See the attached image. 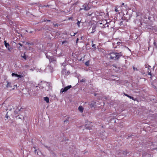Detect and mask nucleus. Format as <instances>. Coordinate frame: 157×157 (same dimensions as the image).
<instances>
[{
    "mask_svg": "<svg viewBox=\"0 0 157 157\" xmlns=\"http://www.w3.org/2000/svg\"><path fill=\"white\" fill-rule=\"evenodd\" d=\"M92 47H94V48H96L95 45V44H93V41H92Z\"/></svg>",
    "mask_w": 157,
    "mask_h": 157,
    "instance_id": "nucleus-26",
    "label": "nucleus"
},
{
    "mask_svg": "<svg viewBox=\"0 0 157 157\" xmlns=\"http://www.w3.org/2000/svg\"><path fill=\"white\" fill-rule=\"evenodd\" d=\"M120 44H121V43L120 42H118L117 43V44L118 45H120Z\"/></svg>",
    "mask_w": 157,
    "mask_h": 157,
    "instance_id": "nucleus-41",
    "label": "nucleus"
},
{
    "mask_svg": "<svg viewBox=\"0 0 157 157\" xmlns=\"http://www.w3.org/2000/svg\"><path fill=\"white\" fill-rule=\"evenodd\" d=\"M6 82L7 84L6 85V87L7 88H11L12 87L11 83V82H9L8 81H6Z\"/></svg>",
    "mask_w": 157,
    "mask_h": 157,
    "instance_id": "nucleus-9",
    "label": "nucleus"
},
{
    "mask_svg": "<svg viewBox=\"0 0 157 157\" xmlns=\"http://www.w3.org/2000/svg\"><path fill=\"white\" fill-rule=\"evenodd\" d=\"M5 45V47L7 48L10 46V45L9 43H7L6 41H4Z\"/></svg>",
    "mask_w": 157,
    "mask_h": 157,
    "instance_id": "nucleus-14",
    "label": "nucleus"
},
{
    "mask_svg": "<svg viewBox=\"0 0 157 157\" xmlns=\"http://www.w3.org/2000/svg\"><path fill=\"white\" fill-rule=\"evenodd\" d=\"M48 68L49 69L51 72H52L53 71V68L52 67H51L50 65H49Z\"/></svg>",
    "mask_w": 157,
    "mask_h": 157,
    "instance_id": "nucleus-11",
    "label": "nucleus"
},
{
    "mask_svg": "<svg viewBox=\"0 0 157 157\" xmlns=\"http://www.w3.org/2000/svg\"><path fill=\"white\" fill-rule=\"evenodd\" d=\"M154 45H155V46H156V42H154Z\"/></svg>",
    "mask_w": 157,
    "mask_h": 157,
    "instance_id": "nucleus-43",
    "label": "nucleus"
},
{
    "mask_svg": "<svg viewBox=\"0 0 157 157\" xmlns=\"http://www.w3.org/2000/svg\"><path fill=\"white\" fill-rule=\"evenodd\" d=\"M1 149V147H0V150Z\"/></svg>",
    "mask_w": 157,
    "mask_h": 157,
    "instance_id": "nucleus-50",
    "label": "nucleus"
},
{
    "mask_svg": "<svg viewBox=\"0 0 157 157\" xmlns=\"http://www.w3.org/2000/svg\"><path fill=\"white\" fill-rule=\"evenodd\" d=\"M79 40V39L78 38H77V40H76V44H77L78 43V40Z\"/></svg>",
    "mask_w": 157,
    "mask_h": 157,
    "instance_id": "nucleus-40",
    "label": "nucleus"
},
{
    "mask_svg": "<svg viewBox=\"0 0 157 157\" xmlns=\"http://www.w3.org/2000/svg\"><path fill=\"white\" fill-rule=\"evenodd\" d=\"M18 118H19V119H21V117H18Z\"/></svg>",
    "mask_w": 157,
    "mask_h": 157,
    "instance_id": "nucleus-49",
    "label": "nucleus"
},
{
    "mask_svg": "<svg viewBox=\"0 0 157 157\" xmlns=\"http://www.w3.org/2000/svg\"><path fill=\"white\" fill-rule=\"evenodd\" d=\"M90 106L91 108L94 107L96 106V102L94 101L91 102V103L90 104Z\"/></svg>",
    "mask_w": 157,
    "mask_h": 157,
    "instance_id": "nucleus-8",
    "label": "nucleus"
},
{
    "mask_svg": "<svg viewBox=\"0 0 157 157\" xmlns=\"http://www.w3.org/2000/svg\"><path fill=\"white\" fill-rule=\"evenodd\" d=\"M6 118L8 119V116H7V114H6Z\"/></svg>",
    "mask_w": 157,
    "mask_h": 157,
    "instance_id": "nucleus-46",
    "label": "nucleus"
},
{
    "mask_svg": "<svg viewBox=\"0 0 157 157\" xmlns=\"http://www.w3.org/2000/svg\"><path fill=\"white\" fill-rule=\"evenodd\" d=\"M85 64L86 65L88 66L89 65V61H87L85 63Z\"/></svg>",
    "mask_w": 157,
    "mask_h": 157,
    "instance_id": "nucleus-22",
    "label": "nucleus"
},
{
    "mask_svg": "<svg viewBox=\"0 0 157 157\" xmlns=\"http://www.w3.org/2000/svg\"><path fill=\"white\" fill-rule=\"evenodd\" d=\"M19 44L21 46H22V44H21V43H19Z\"/></svg>",
    "mask_w": 157,
    "mask_h": 157,
    "instance_id": "nucleus-44",
    "label": "nucleus"
},
{
    "mask_svg": "<svg viewBox=\"0 0 157 157\" xmlns=\"http://www.w3.org/2000/svg\"><path fill=\"white\" fill-rule=\"evenodd\" d=\"M106 21V20H105L102 21V22L100 23L99 24L101 25H103L105 23Z\"/></svg>",
    "mask_w": 157,
    "mask_h": 157,
    "instance_id": "nucleus-21",
    "label": "nucleus"
},
{
    "mask_svg": "<svg viewBox=\"0 0 157 157\" xmlns=\"http://www.w3.org/2000/svg\"><path fill=\"white\" fill-rule=\"evenodd\" d=\"M72 19V17H70V18H69L68 19L70 20V19Z\"/></svg>",
    "mask_w": 157,
    "mask_h": 157,
    "instance_id": "nucleus-45",
    "label": "nucleus"
},
{
    "mask_svg": "<svg viewBox=\"0 0 157 157\" xmlns=\"http://www.w3.org/2000/svg\"><path fill=\"white\" fill-rule=\"evenodd\" d=\"M95 27H92V31L91 32V33H93L95 31Z\"/></svg>",
    "mask_w": 157,
    "mask_h": 157,
    "instance_id": "nucleus-17",
    "label": "nucleus"
},
{
    "mask_svg": "<svg viewBox=\"0 0 157 157\" xmlns=\"http://www.w3.org/2000/svg\"><path fill=\"white\" fill-rule=\"evenodd\" d=\"M78 110L81 113H82L83 112V108L81 106H80L78 108Z\"/></svg>",
    "mask_w": 157,
    "mask_h": 157,
    "instance_id": "nucleus-10",
    "label": "nucleus"
},
{
    "mask_svg": "<svg viewBox=\"0 0 157 157\" xmlns=\"http://www.w3.org/2000/svg\"><path fill=\"white\" fill-rule=\"evenodd\" d=\"M33 148L35 149L34 151L35 154H36L37 152V154L38 155H40L42 154V153L40 150L36 149L35 147H34Z\"/></svg>",
    "mask_w": 157,
    "mask_h": 157,
    "instance_id": "nucleus-5",
    "label": "nucleus"
},
{
    "mask_svg": "<svg viewBox=\"0 0 157 157\" xmlns=\"http://www.w3.org/2000/svg\"><path fill=\"white\" fill-rule=\"evenodd\" d=\"M128 98H129L130 99H132L133 100H135L134 99V98L132 96H129Z\"/></svg>",
    "mask_w": 157,
    "mask_h": 157,
    "instance_id": "nucleus-28",
    "label": "nucleus"
},
{
    "mask_svg": "<svg viewBox=\"0 0 157 157\" xmlns=\"http://www.w3.org/2000/svg\"><path fill=\"white\" fill-rule=\"evenodd\" d=\"M12 76L13 77L15 76L19 78H21L23 77V75H18L17 74H15L14 73H12Z\"/></svg>",
    "mask_w": 157,
    "mask_h": 157,
    "instance_id": "nucleus-6",
    "label": "nucleus"
},
{
    "mask_svg": "<svg viewBox=\"0 0 157 157\" xmlns=\"http://www.w3.org/2000/svg\"><path fill=\"white\" fill-rule=\"evenodd\" d=\"M85 82V80L84 79H82V80H81L80 81V82Z\"/></svg>",
    "mask_w": 157,
    "mask_h": 157,
    "instance_id": "nucleus-33",
    "label": "nucleus"
},
{
    "mask_svg": "<svg viewBox=\"0 0 157 157\" xmlns=\"http://www.w3.org/2000/svg\"><path fill=\"white\" fill-rule=\"evenodd\" d=\"M122 56V54L121 52L120 53L113 52L108 54L107 56L110 59L116 60H118Z\"/></svg>",
    "mask_w": 157,
    "mask_h": 157,
    "instance_id": "nucleus-1",
    "label": "nucleus"
},
{
    "mask_svg": "<svg viewBox=\"0 0 157 157\" xmlns=\"http://www.w3.org/2000/svg\"><path fill=\"white\" fill-rule=\"evenodd\" d=\"M40 6V7H49V6L48 5H44V6Z\"/></svg>",
    "mask_w": 157,
    "mask_h": 157,
    "instance_id": "nucleus-27",
    "label": "nucleus"
},
{
    "mask_svg": "<svg viewBox=\"0 0 157 157\" xmlns=\"http://www.w3.org/2000/svg\"><path fill=\"white\" fill-rule=\"evenodd\" d=\"M49 59L50 62L56 61V60L53 56L51 57Z\"/></svg>",
    "mask_w": 157,
    "mask_h": 157,
    "instance_id": "nucleus-13",
    "label": "nucleus"
},
{
    "mask_svg": "<svg viewBox=\"0 0 157 157\" xmlns=\"http://www.w3.org/2000/svg\"><path fill=\"white\" fill-rule=\"evenodd\" d=\"M68 120H65L64 121V122L65 123H67L68 122Z\"/></svg>",
    "mask_w": 157,
    "mask_h": 157,
    "instance_id": "nucleus-36",
    "label": "nucleus"
},
{
    "mask_svg": "<svg viewBox=\"0 0 157 157\" xmlns=\"http://www.w3.org/2000/svg\"><path fill=\"white\" fill-rule=\"evenodd\" d=\"M106 23H104L105 24H103L102 26H101V27H102V28H105L106 27V25L107 24V23H108V22L106 21Z\"/></svg>",
    "mask_w": 157,
    "mask_h": 157,
    "instance_id": "nucleus-15",
    "label": "nucleus"
},
{
    "mask_svg": "<svg viewBox=\"0 0 157 157\" xmlns=\"http://www.w3.org/2000/svg\"><path fill=\"white\" fill-rule=\"evenodd\" d=\"M36 87H37V86H36Z\"/></svg>",
    "mask_w": 157,
    "mask_h": 157,
    "instance_id": "nucleus-51",
    "label": "nucleus"
},
{
    "mask_svg": "<svg viewBox=\"0 0 157 157\" xmlns=\"http://www.w3.org/2000/svg\"><path fill=\"white\" fill-rule=\"evenodd\" d=\"M71 87V85H69L68 86L65 87L64 88H62L60 90V93H63V92L67 91Z\"/></svg>",
    "mask_w": 157,
    "mask_h": 157,
    "instance_id": "nucleus-3",
    "label": "nucleus"
},
{
    "mask_svg": "<svg viewBox=\"0 0 157 157\" xmlns=\"http://www.w3.org/2000/svg\"><path fill=\"white\" fill-rule=\"evenodd\" d=\"M89 4L88 3H85L82 6V8H80L79 10H84L87 11L89 10L90 8L88 6Z\"/></svg>",
    "mask_w": 157,
    "mask_h": 157,
    "instance_id": "nucleus-2",
    "label": "nucleus"
},
{
    "mask_svg": "<svg viewBox=\"0 0 157 157\" xmlns=\"http://www.w3.org/2000/svg\"><path fill=\"white\" fill-rule=\"evenodd\" d=\"M56 35H60V34L59 33H58V32L56 33Z\"/></svg>",
    "mask_w": 157,
    "mask_h": 157,
    "instance_id": "nucleus-42",
    "label": "nucleus"
},
{
    "mask_svg": "<svg viewBox=\"0 0 157 157\" xmlns=\"http://www.w3.org/2000/svg\"><path fill=\"white\" fill-rule=\"evenodd\" d=\"M115 11L116 12H117L118 11V10L117 9V8L116 7V8L115 9Z\"/></svg>",
    "mask_w": 157,
    "mask_h": 157,
    "instance_id": "nucleus-32",
    "label": "nucleus"
},
{
    "mask_svg": "<svg viewBox=\"0 0 157 157\" xmlns=\"http://www.w3.org/2000/svg\"><path fill=\"white\" fill-rule=\"evenodd\" d=\"M44 146L48 150L49 149V147H48V146L44 145Z\"/></svg>",
    "mask_w": 157,
    "mask_h": 157,
    "instance_id": "nucleus-37",
    "label": "nucleus"
},
{
    "mask_svg": "<svg viewBox=\"0 0 157 157\" xmlns=\"http://www.w3.org/2000/svg\"><path fill=\"white\" fill-rule=\"evenodd\" d=\"M106 27H109V25H106Z\"/></svg>",
    "mask_w": 157,
    "mask_h": 157,
    "instance_id": "nucleus-47",
    "label": "nucleus"
},
{
    "mask_svg": "<svg viewBox=\"0 0 157 157\" xmlns=\"http://www.w3.org/2000/svg\"><path fill=\"white\" fill-rule=\"evenodd\" d=\"M81 22V21H79L78 20V22L77 23V24L78 26V27H80V23Z\"/></svg>",
    "mask_w": 157,
    "mask_h": 157,
    "instance_id": "nucleus-18",
    "label": "nucleus"
},
{
    "mask_svg": "<svg viewBox=\"0 0 157 157\" xmlns=\"http://www.w3.org/2000/svg\"><path fill=\"white\" fill-rule=\"evenodd\" d=\"M44 100L47 103H48L49 102V98L48 97H45L44 98Z\"/></svg>",
    "mask_w": 157,
    "mask_h": 157,
    "instance_id": "nucleus-12",
    "label": "nucleus"
},
{
    "mask_svg": "<svg viewBox=\"0 0 157 157\" xmlns=\"http://www.w3.org/2000/svg\"><path fill=\"white\" fill-rule=\"evenodd\" d=\"M124 95L128 98V97L129 96V95H128L125 93H124Z\"/></svg>",
    "mask_w": 157,
    "mask_h": 157,
    "instance_id": "nucleus-34",
    "label": "nucleus"
},
{
    "mask_svg": "<svg viewBox=\"0 0 157 157\" xmlns=\"http://www.w3.org/2000/svg\"><path fill=\"white\" fill-rule=\"evenodd\" d=\"M62 73L63 74H65L66 75H68L70 73V72L68 71H67L66 69H64L62 71Z\"/></svg>",
    "mask_w": 157,
    "mask_h": 157,
    "instance_id": "nucleus-7",
    "label": "nucleus"
},
{
    "mask_svg": "<svg viewBox=\"0 0 157 157\" xmlns=\"http://www.w3.org/2000/svg\"><path fill=\"white\" fill-rule=\"evenodd\" d=\"M46 57L48 59H49L50 58V57H51L50 56L48 55V53H46Z\"/></svg>",
    "mask_w": 157,
    "mask_h": 157,
    "instance_id": "nucleus-23",
    "label": "nucleus"
},
{
    "mask_svg": "<svg viewBox=\"0 0 157 157\" xmlns=\"http://www.w3.org/2000/svg\"><path fill=\"white\" fill-rule=\"evenodd\" d=\"M76 34V33H73V35H71V36H75V34Z\"/></svg>",
    "mask_w": 157,
    "mask_h": 157,
    "instance_id": "nucleus-38",
    "label": "nucleus"
},
{
    "mask_svg": "<svg viewBox=\"0 0 157 157\" xmlns=\"http://www.w3.org/2000/svg\"><path fill=\"white\" fill-rule=\"evenodd\" d=\"M13 86L14 88H13V90H14L15 89V88H16V89L17 88V85H14Z\"/></svg>",
    "mask_w": 157,
    "mask_h": 157,
    "instance_id": "nucleus-30",
    "label": "nucleus"
},
{
    "mask_svg": "<svg viewBox=\"0 0 157 157\" xmlns=\"http://www.w3.org/2000/svg\"><path fill=\"white\" fill-rule=\"evenodd\" d=\"M21 56L23 58L25 59H26V56H25V53H24L23 54V55H22V54H21Z\"/></svg>",
    "mask_w": 157,
    "mask_h": 157,
    "instance_id": "nucleus-16",
    "label": "nucleus"
},
{
    "mask_svg": "<svg viewBox=\"0 0 157 157\" xmlns=\"http://www.w3.org/2000/svg\"><path fill=\"white\" fill-rule=\"evenodd\" d=\"M124 3H122V5H124Z\"/></svg>",
    "mask_w": 157,
    "mask_h": 157,
    "instance_id": "nucleus-48",
    "label": "nucleus"
},
{
    "mask_svg": "<svg viewBox=\"0 0 157 157\" xmlns=\"http://www.w3.org/2000/svg\"><path fill=\"white\" fill-rule=\"evenodd\" d=\"M68 42L67 41H66V40H65V41H63L62 42V44H64L65 43H67L68 44Z\"/></svg>",
    "mask_w": 157,
    "mask_h": 157,
    "instance_id": "nucleus-24",
    "label": "nucleus"
},
{
    "mask_svg": "<svg viewBox=\"0 0 157 157\" xmlns=\"http://www.w3.org/2000/svg\"><path fill=\"white\" fill-rule=\"evenodd\" d=\"M53 25L55 27L57 26V27H58V25L57 24H53Z\"/></svg>",
    "mask_w": 157,
    "mask_h": 157,
    "instance_id": "nucleus-35",
    "label": "nucleus"
},
{
    "mask_svg": "<svg viewBox=\"0 0 157 157\" xmlns=\"http://www.w3.org/2000/svg\"><path fill=\"white\" fill-rule=\"evenodd\" d=\"M44 21H48V22H50L51 21L50 20H46Z\"/></svg>",
    "mask_w": 157,
    "mask_h": 157,
    "instance_id": "nucleus-39",
    "label": "nucleus"
},
{
    "mask_svg": "<svg viewBox=\"0 0 157 157\" xmlns=\"http://www.w3.org/2000/svg\"><path fill=\"white\" fill-rule=\"evenodd\" d=\"M148 75H150L151 77L150 78H151V77L152 76V74L151 73V71H150V72H149V71H148Z\"/></svg>",
    "mask_w": 157,
    "mask_h": 157,
    "instance_id": "nucleus-25",
    "label": "nucleus"
},
{
    "mask_svg": "<svg viewBox=\"0 0 157 157\" xmlns=\"http://www.w3.org/2000/svg\"><path fill=\"white\" fill-rule=\"evenodd\" d=\"M26 44H28L29 45H33V43H29V42H26Z\"/></svg>",
    "mask_w": 157,
    "mask_h": 157,
    "instance_id": "nucleus-20",
    "label": "nucleus"
},
{
    "mask_svg": "<svg viewBox=\"0 0 157 157\" xmlns=\"http://www.w3.org/2000/svg\"><path fill=\"white\" fill-rule=\"evenodd\" d=\"M145 67H146V68H148V70H149V67H151V66H150L149 65H148V64H145Z\"/></svg>",
    "mask_w": 157,
    "mask_h": 157,
    "instance_id": "nucleus-19",
    "label": "nucleus"
},
{
    "mask_svg": "<svg viewBox=\"0 0 157 157\" xmlns=\"http://www.w3.org/2000/svg\"><path fill=\"white\" fill-rule=\"evenodd\" d=\"M91 122L90 121L87 122V124H85V127L87 129H91L92 125H91Z\"/></svg>",
    "mask_w": 157,
    "mask_h": 157,
    "instance_id": "nucleus-4",
    "label": "nucleus"
},
{
    "mask_svg": "<svg viewBox=\"0 0 157 157\" xmlns=\"http://www.w3.org/2000/svg\"><path fill=\"white\" fill-rule=\"evenodd\" d=\"M7 48L9 51H11V50L12 49V48H9V47H8V48Z\"/></svg>",
    "mask_w": 157,
    "mask_h": 157,
    "instance_id": "nucleus-31",
    "label": "nucleus"
},
{
    "mask_svg": "<svg viewBox=\"0 0 157 157\" xmlns=\"http://www.w3.org/2000/svg\"><path fill=\"white\" fill-rule=\"evenodd\" d=\"M133 69L134 71H135V70L138 71V69L134 67V66L133 67Z\"/></svg>",
    "mask_w": 157,
    "mask_h": 157,
    "instance_id": "nucleus-29",
    "label": "nucleus"
}]
</instances>
